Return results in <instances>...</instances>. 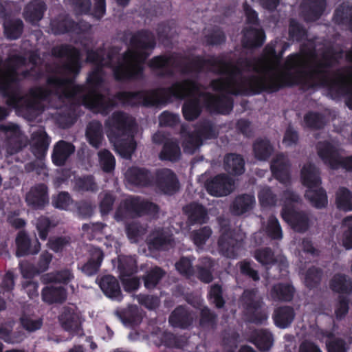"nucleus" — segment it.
<instances>
[{"instance_id": "cd10ccee", "label": "nucleus", "mask_w": 352, "mask_h": 352, "mask_svg": "<svg viewBox=\"0 0 352 352\" xmlns=\"http://www.w3.org/2000/svg\"><path fill=\"white\" fill-rule=\"evenodd\" d=\"M42 300L48 305L62 304L67 298V291L63 286H46L41 291Z\"/></svg>"}, {"instance_id": "5701e85b", "label": "nucleus", "mask_w": 352, "mask_h": 352, "mask_svg": "<svg viewBox=\"0 0 352 352\" xmlns=\"http://www.w3.org/2000/svg\"><path fill=\"white\" fill-rule=\"evenodd\" d=\"M190 225H202L209 219L208 210L205 206L197 202H191L183 208Z\"/></svg>"}, {"instance_id": "680f3d73", "label": "nucleus", "mask_w": 352, "mask_h": 352, "mask_svg": "<svg viewBox=\"0 0 352 352\" xmlns=\"http://www.w3.org/2000/svg\"><path fill=\"white\" fill-rule=\"evenodd\" d=\"M104 49L99 47L96 50H87L86 61L89 63L94 64L95 66H101L103 67V62L105 55Z\"/></svg>"}, {"instance_id": "e433bc0d", "label": "nucleus", "mask_w": 352, "mask_h": 352, "mask_svg": "<svg viewBox=\"0 0 352 352\" xmlns=\"http://www.w3.org/2000/svg\"><path fill=\"white\" fill-rule=\"evenodd\" d=\"M276 56V43L272 42L267 44L263 51L262 57L260 58H256V60H260L257 63V69L261 66H264V72L265 73H271L274 71V57Z\"/></svg>"}, {"instance_id": "c03bdc74", "label": "nucleus", "mask_w": 352, "mask_h": 352, "mask_svg": "<svg viewBox=\"0 0 352 352\" xmlns=\"http://www.w3.org/2000/svg\"><path fill=\"white\" fill-rule=\"evenodd\" d=\"M273 176L280 183L287 184L290 182L289 165L285 162L274 161L271 164Z\"/></svg>"}, {"instance_id": "e2e57ef3", "label": "nucleus", "mask_w": 352, "mask_h": 352, "mask_svg": "<svg viewBox=\"0 0 352 352\" xmlns=\"http://www.w3.org/2000/svg\"><path fill=\"white\" fill-rule=\"evenodd\" d=\"M267 236L272 239H281L283 232L279 221L276 217H270L266 227Z\"/></svg>"}, {"instance_id": "0e129e2a", "label": "nucleus", "mask_w": 352, "mask_h": 352, "mask_svg": "<svg viewBox=\"0 0 352 352\" xmlns=\"http://www.w3.org/2000/svg\"><path fill=\"white\" fill-rule=\"evenodd\" d=\"M52 226V223L49 217L41 216L36 221V229L38 232L39 238L45 241L47 238L50 230Z\"/></svg>"}, {"instance_id": "603ef678", "label": "nucleus", "mask_w": 352, "mask_h": 352, "mask_svg": "<svg viewBox=\"0 0 352 352\" xmlns=\"http://www.w3.org/2000/svg\"><path fill=\"white\" fill-rule=\"evenodd\" d=\"M204 41L208 46H217L226 42V36L221 28L215 27L205 35Z\"/></svg>"}, {"instance_id": "20e7f679", "label": "nucleus", "mask_w": 352, "mask_h": 352, "mask_svg": "<svg viewBox=\"0 0 352 352\" xmlns=\"http://www.w3.org/2000/svg\"><path fill=\"white\" fill-rule=\"evenodd\" d=\"M131 50L122 54V62L114 64V58L118 54L114 48L108 50L103 62V68L111 69L113 75L117 82H128L142 80L144 77V64L156 46L154 34L146 29L132 33L126 31L121 37V41L127 43Z\"/></svg>"}, {"instance_id": "09e8293b", "label": "nucleus", "mask_w": 352, "mask_h": 352, "mask_svg": "<svg viewBox=\"0 0 352 352\" xmlns=\"http://www.w3.org/2000/svg\"><path fill=\"white\" fill-rule=\"evenodd\" d=\"M254 258L258 263L265 266L272 265L277 262L274 251L269 247L256 250Z\"/></svg>"}, {"instance_id": "7c9ffc66", "label": "nucleus", "mask_w": 352, "mask_h": 352, "mask_svg": "<svg viewBox=\"0 0 352 352\" xmlns=\"http://www.w3.org/2000/svg\"><path fill=\"white\" fill-rule=\"evenodd\" d=\"M295 293V288L289 283H278L274 284L270 292L271 298L274 301L290 302Z\"/></svg>"}, {"instance_id": "37998d69", "label": "nucleus", "mask_w": 352, "mask_h": 352, "mask_svg": "<svg viewBox=\"0 0 352 352\" xmlns=\"http://www.w3.org/2000/svg\"><path fill=\"white\" fill-rule=\"evenodd\" d=\"M182 136L183 138L182 146L186 153L193 154L203 144L195 131H188L184 134L182 131Z\"/></svg>"}, {"instance_id": "774afa93", "label": "nucleus", "mask_w": 352, "mask_h": 352, "mask_svg": "<svg viewBox=\"0 0 352 352\" xmlns=\"http://www.w3.org/2000/svg\"><path fill=\"white\" fill-rule=\"evenodd\" d=\"M22 327L29 332H34L40 329L43 326V319H33L29 316L23 315L20 318Z\"/></svg>"}, {"instance_id": "f704fd0d", "label": "nucleus", "mask_w": 352, "mask_h": 352, "mask_svg": "<svg viewBox=\"0 0 352 352\" xmlns=\"http://www.w3.org/2000/svg\"><path fill=\"white\" fill-rule=\"evenodd\" d=\"M51 26L54 34L56 35L69 32L78 33L80 30L79 24L67 16L52 21Z\"/></svg>"}, {"instance_id": "6e6552de", "label": "nucleus", "mask_w": 352, "mask_h": 352, "mask_svg": "<svg viewBox=\"0 0 352 352\" xmlns=\"http://www.w3.org/2000/svg\"><path fill=\"white\" fill-rule=\"evenodd\" d=\"M135 126V120L122 111H116L104 121L106 133L111 142H118L129 136Z\"/></svg>"}, {"instance_id": "f257e3e1", "label": "nucleus", "mask_w": 352, "mask_h": 352, "mask_svg": "<svg viewBox=\"0 0 352 352\" xmlns=\"http://www.w3.org/2000/svg\"><path fill=\"white\" fill-rule=\"evenodd\" d=\"M52 56L56 58H67V61L62 65L63 69L74 78H63L52 74L47 76L46 84L52 89V95L59 96L66 99L73 100L78 95L82 105L91 111L107 116L118 106L116 100L123 104L116 95L107 98L99 91L104 82V71L101 66H95L88 74L85 84H75L74 78L80 74L81 64V53L79 49L69 45L60 44L54 46L51 50ZM121 91L120 92H122Z\"/></svg>"}, {"instance_id": "a18cd8bd", "label": "nucleus", "mask_w": 352, "mask_h": 352, "mask_svg": "<svg viewBox=\"0 0 352 352\" xmlns=\"http://www.w3.org/2000/svg\"><path fill=\"white\" fill-rule=\"evenodd\" d=\"M137 262L131 256H124L119 259L118 270L120 278L129 277L137 272Z\"/></svg>"}, {"instance_id": "4c0bfd02", "label": "nucleus", "mask_w": 352, "mask_h": 352, "mask_svg": "<svg viewBox=\"0 0 352 352\" xmlns=\"http://www.w3.org/2000/svg\"><path fill=\"white\" fill-rule=\"evenodd\" d=\"M34 140L32 146L33 154L39 159L45 157L50 143V137L45 131H38L34 133Z\"/></svg>"}, {"instance_id": "a211bd4d", "label": "nucleus", "mask_w": 352, "mask_h": 352, "mask_svg": "<svg viewBox=\"0 0 352 352\" xmlns=\"http://www.w3.org/2000/svg\"><path fill=\"white\" fill-rule=\"evenodd\" d=\"M27 205L33 210H43L49 204L48 188L43 183L32 187L25 195Z\"/></svg>"}, {"instance_id": "c9c22d12", "label": "nucleus", "mask_w": 352, "mask_h": 352, "mask_svg": "<svg viewBox=\"0 0 352 352\" xmlns=\"http://www.w3.org/2000/svg\"><path fill=\"white\" fill-rule=\"evenodd\" d=\"M254 157L260 161H267L274 152V146L267 138H257L253 143Z\"/></svg>"}, {"instance_id": "864d4df0", "label": "nucleus", "mask_w": 352, "mask_h": 352, "mask_svg": "<svg viewBox=\"0 0 352 352\" xmlns=\"http://www.w3.org/2000/svg\"><path fill=\"white\" fill-rule=\"evenodd\" d=\"M208 298L217 309H222L225 306L226 300L223 297V289L219 284L214 283L210 287Z\"/></svg>"}, {"instance_id": "4468645a", "label": "nucleus", "mask_w": 352, "mask_h": 352, "mask_svg": "<svg viewBox=\"0 0 352 352\" xmlns=\"http://www.w3.org/2000/svg\"><path fill=\"white\" fill-rule=\"evenodd\" d=\"M61 327L72 336L84 335L79 314L70 307H63L58 316Z\"/></svg>"}, {"instance_id": "7ed1b4c3", "label": "nucleus", "mask_w": 352, "mask_h": 352, "mask_svg": "<svg viewBox=\"0 0 352 352\" xmlns=\"http://www.w3.org/2000/svg\"><path fill=\"white\" fill-rule=\"evenodd\" d=\"M201 87L197 80L184 78L167 87L119 92L116 98L123 104L145 107H158L171 103L174 100H185L182 107L183 116L187 121H194L203 110L199 96Z\"/></svg>"}, {"instance_id": "bf43d9fd", "label": "nucleus", "mask_w": 352, "mask_h": 352, "mask_svg": "<svg viewBox=\"0 0 352 352\" xmlns=\"http://www.w3.org/2000/svg\"><path fill=\"white\" fill-rule=\"evenodd\" d=\"M258 198L261 205L263 207L276 206L277 202L276 195L268 186L261 189L258 193Z\"/></svg>"}, {"instance_id": "bb28decb", "label": "nucleus", "mask_w": 352, "mask_h": 352, "mask_svg": "<svg viewBox=\"0 0 352 352\" xmlns=\"http://www.w3.org/2000/svg\"><path fill=\"white\" fill-rule=\"evenodd\" d=\"M103 259V251L99 248L93 247L89 250V256L87 262L80 267L82 272L87 276L96 274L100 270Z\"/></svg>"}, {"instance_id": "b1692460", "label": "nucleus", "mask_w": 352, "mask_h": 352, "mask_svg": "<svg viewBox=\"0 0 352 352\" xmlns=\"http://www.w3.org/2000/svg\"><path fill=\"white\" fill-rule=\"evenodd\" d=\"M75 146L65 140H60L54 146L52 161L56 166H64L69 157L74 153Z\"/></svg>"}, {"instance_id": "39448f33", "label": "nucleus", "mask_w": 352, "mask_h": 352, "mask_svg": "<svg viewBox=\"0 0 352 352\" xmlns=\"http://www.w3.org/2000/svg\"><path fill=\"white\" fill-rule=\"evenodd\" d=\"M232 65L230 60H226L224 56H211L205 58L201 55H183L180 53L162 54L155 56L148 62V67L161 78H171L174 76V68H179L181 74L197 75L202 73L206 68L212 71V68L219 67L215 73L224 74Z\"/></svg>"}, {"instance_id": "3c124183", "label": "nucleus", "mask_w": 352, "mask_h": 352, "mask_svg": "<svg viewBox=\"0 0 352 352\" xmlns=\"http://www.w3.org/2000/svg\"><path fill=\"white\" fill-rule=\"evenodd\" d=\"M307 36V30L295 19H290L289 23V39L292 41L300 42Z\"/></svg>"}, {"instance_id": "a878e982", "label": "nucleus", "mask_w": 352, "mask_h": 352, "mask_svg": "<svg viewBox=\"0 0 352 352\" xmlns=\"http://www.w3.org/2000/svg\"><path fill=\"white\" fill-rule=\"evenodd\" d=\"M296 312L293 307L283 305L276 307L272 314L275 326L279 329L289 328L294 320Z\"/></svg>"}, {"instance_id": "13d9d810", "label": "nucleus", "mask_w": 352, "mask_h": 352, "mask_svg": "<svg viewBox=\"0 0 352 352\" xmlns=\"http://www.w3.org/2000/svg\"><path fill=\"white\" fill-rule=\"evenodd\" d=\"M49 281L51 283H62L67 285L74 278V274L69 269H63L56 271L54 273L48 274Z\"/></svg>"}, {"instance_id": "f03ea898", "label": "nucleus", "mask_w": 352, "mask_h": 352, "mask_svg": "<svg viewBox=\"0 0 352 352\" xmlns=\"http://www.w3.org/2000/svg\"><path fill=\"white\" fill-rule=\"evenodd\" d=\"M302 54H289L284 64L282 71L276 77L269 79L254 74L244 76L243 72H259L257 63L260 60L255 58L240 57L236 64L230 66L226 74L229 86L232 85L230 94L234 96H251L263 92L273 94L285 87L308 84V43L305 42L301 47Z\"/></svg>"}, {"instance_id": "dca6fc26", "label": "nucleus", "mask_w": 352, "mask_h": 352, "mask_svg": "<svg viewBox=\"0 0 352 352\" xmlns=\"http://www.w3.org/2000/svg\"><path fill=\"white\" fill-rule=\"evenodd\" d=\"M234 181L228 175L218 174L206 183L207 192L212 196L222 197L229 195L232 190Z\"/></svg>"}, {"instance_id": "69168bd1", "label": "nucleus", "mask_w": 352, "mask_h": 352, "mask_svg": "<svg viewBox=\"0 0 352 352\" xmlns=\"http://www.w3.org/2000/svg\"><path fill=\"white\" fill-rule=\"evenodd\" d=\"M176 270L183 276L188 278L195 274V270L191 261L185 256H182L175 264Z\"/></svg>"}, {"instance_id": "1a4fd4ad", "label": "nucleus", "mask_w": 352, "mask_h": 352, "mask_svg": "<svg viewBox=\"0 0 352 352\" xmlns=\"http://www.w3.org/2000/svg\"><path fill=\"white\" fill-rule=\"evenodd\" d=\"M241 301L252 323L262 324L267 320V314L263 308V298L258 296L256 289H245L241 295Z\"/></svg>"}, {"instance_id": "6e6d98bb", "label": "nucleus", "mask_w": 352, "mask_h": 352, "mask_svg": "<svg viewBox=\"0 0 352 352\" xmlns=\"http://www.w3.org/2000/svg\"><path fill=\"white\" fill-rule=\"evenodd\" d=\"M336 203L340 210H352V196L350 191L344 188H340L336 194Z\"/></svg>"}, {"instance_id": "c756f323", "label": "nucleus", "mask_w": 352, "mask_h": 352, "mask_svg": "<svg viewBox=\"0 0 352 352\" xmlns=\"http://www.w3.org/2000/svg\"><path fill=\"white\" fill-rule=\"evenodd\" d=\"M46 10V4L43 1L32 0L25 7L23 17L27 22L34 24L43 19Z\"/></svg>"}, {"instance_id": "58836bf2", "label": "nucleus", "mask_w": 352, "mask_h": 352, "mask_svg": "<svg viewBox=\"0 0 352 352\" xmlns=\"http://www.w3.org/2000/svg\"><path fill=\"white\" fill-rule=\"evenodd\" d=\"M3 33L7 39L14 41L19 38L23 34L24 24L21 19H8L3 23Z\"/></svg>"}, {"instance_id": "423d86ee", "label": "nucleus", "mask_w": 352, "mask_h": 352, "mask_svg": "<svg viewBox=\"0 0 352 352\" xmlns=\"http://www.w3.org/2000/svg\"><path fill=\"white\" fill-rule=\"evenodd\" d=\"M283 219L295 232H304L308 230V214L295 209L294 205L301 202L299 195L290 189H286L281 194Z\"/></svg>"}, {"instance_id": "72a5a7b5", "label": "nucleus", "mask_w": 352, "mask_h": 352, "mask_svg": "<svg viewBox=\"0 0 352 352\" xmlns=\"http://www.w3.org/2000/svg\"><path fill=\"white\" fill-rule=\"evenodd\" d=\"M224 169L230 175L237 176L245 171V161L243 157L236 153H228L224 157Z\"/></svg>"}, {"instance_id": "2eb2a0df", "label": "nucleus", "mask_w": 352, "mask_h": 352, "mask_svg": "<svg viewBox=\"0 0 352 352\" xmlns=\"http://www.w3.org/2000/svg\"><path fill=\"white\" fill-rule=\"evenodd\" d=\"M320 179L318 171L309 165V201L318 208L327 204V197L324 190L320 187Z\"/></svg>"}, {"instance_id": "de8ad7c7", "label": "nucleus", "mask_w": 352, "mask_h": 352, "mask_svg": "<svg viewBox=\"0 0 352 352\" xmlns=\"http://www.w3.org/2000/svg\"><path fill=\"white\" fill-rule=\"evenodd\" d=\"M195 131L202 142L204 140L215 139L219 135L217 129L210 121L202 122Z\"/></svg>"}, {"instance_id": "338daca9", "label": "nucleus", "mask_w": 352, "mask_h": 352, "mask_svg": "<svg viewBox=\"0 0 352 352\" xmlns=\"http://www.w3.org/2000/svg\"><path fill=\"white\" fill-rule=\"evenodd\" d=\"M212 234V230L209 226H204L192 232L191 236L194 243L198 246L206 243Z\"/></svg>"}, {"instance_id": "412c9836", "label": "nucleus", "mask_w": 352, "mask_h": 352, "mask_svg": "<svg viewBox=\"0 0 352 352\" xmlns=\"http://www.w3.org/2000/svg\"><path fill=\"white\" fill-rule=\"evenodd\" d=\"M98 285L104 296L107 298L118 302L122 301L123 299L120 283L113 275L107 274L102 276L98 280Z\"/></svg>"}, {"instance_id": "5fc2aeb1", "label": "nucleus", "mask_w": 352, "mask_h": 352, "mask_svg": "<svg viewBox=\"0 0 352 352\" xmlns=\"http://www.w3.org/2000/svg\"><path fill=\"white\" fill-rule=\"evenodd\" d=\"M170 244V237L162 232H157L148 242L149 248L155 250H165Z\"/></svg>"}, {"instance_id": "4d7b16f0", "label": "nucleus", "mask_w": 352, "mask_h": 352, "mask_svg": "<svg viewBox=\"0 0 352 352\" xmlns=\"http://www.w3.org/2000/svg\"><path fill=\"white\" fill-rule=\"evenodd\" d=\"M98 157L102 168L104 172L110 173L114 170L116 160L113 154L109 150H101L98 153Z\"/></svg>"}, {"instance_id": "49530a36", "label": "nucleus", "mask_w": 352, "mask_h": 352, "mask_svg": "<svg viewBox=\"0 0 352 352\" xmlns=\"http://www.w3.org/2000/svg\"><path fill=\"white\" fill-rule=\"evenodd\" d=\"M331 288L339 293H349L352 290V282L344 275H335L331 280Z\"/></svg>"}, {"instance_id": "8fccbe9b", "label": "nucleus", "mask_w": 352, "mask_h": 352, "mask_svg": "<svg viewBox=\"0 0 352 352\" xmlns=\"http://www.w3.org/2000/svg\"><path fill=\"white\" fill-rule=\"evenodd\" d=\"M117 314L123 323L131 326L138 325L142 321V317L137 308L130 307L127 309L118 311Z\"/></svg>"}, {"instance_id": "473e14b6", "label": "nucleus", "mask_w": 352, "mask_h": 352, "mask_svg": "<svg viewBox=\"0 0 352 352\" xmlns=\"http://www.w3.org/2000/svg\"><path fill=\"white\" fill-rule=\"evenodd\" d=\"M162 160L176 162L181 158V149L177 140L166 139L160 153Z\"/></svg>"}, {"instance_id": "c85d7f7f", "label": "nucleus", "mask_w": 352, "mask_h": 352, "mask_svg": "<svg viewBox=\"0 0 352 352\" xmlns=\"http://www.w3.org/2000/svg\"><path fill=\"white\" fill-rule=\"evenodd\" d=\"M85 137L87 142L94 148H99L104 140L102 123L98 120H91L87 126Z\"/></svg>"}, {"instance_id": "79ce46f5", "label": "nucleus", "mask_w": 352, "mask_h": 352, "mask_svg": "<svg viewBox=\"0 0 352 352\" xmlns=\"http://www.w3.org/2000/svg\"><path fill=\"white\" fill-rule=\"evenodd\" d=\"M74 190L78 192H95L98 190V187L95 177L92 175H87L75 179Z\"/></svg>"}, {"instance_id": "a19ab883", "label": "nucleus", "mask_w": 352, "mask_h": 352, "mask_svg": "<svg viewBox=\"0 0 352 352\" xmlns=\"http://www.w3.org/2000/svg\"><path fill=\"white\" fill-rule=\"evenodd\" d=\"M166 272L158 266L147 270L142 278L145 288L148 290L154 289L165 276Z\"/></svg>"}, {"instance_id": "0eeeda50", "label": "nucleus", "mask_w": 352, "mask_h": 352, "mask_svg": "<svg viewBox=\"0 0 352 352\" xmlns=\"http://www.w3.org/2000/svg\"><path fill=\"white\" fill-rule=\"evenodd\" d=\"M160 212L157 204L140 196L131 195L121 203L115 213L116 221H122L127 217L133 218L151 216L157 217Z\"/></svg>"}, {"instance_id": "4be33fe9", "label": "nucleus", "mask_w": 352, "mask_h": 352, "mask_svg": "<svg viewBox=\"0 0 352 352\" xmlns=\"http://www.w3.org/2000/svg\"><path fill=\"white\" fill-rule=\"evenodd\" d=\"M241 44L243 48L252 50L261 47L265 41L263 29L252 27L245 28L243 31Z\"/></svg>"}, {"instance_id": "aec40b11", "label": "nucleus", "mask_w": 352, "mask_h": 352, "mask_svg": "<svg viewBox=\"0 0 352 352\" xmlns=\"http://www.w3.org/2000/svg\"><path fill=\"white\" fill-rule=\"evenodd\" d=\"M15 242L16 245V256L17 257L36 254L41 250V244L38 240L35 237L32 241L25 231L18 232Z\"/></svg>"}, {"instance_id": "f8f14e48", "label": "nucleus", "mask_w": 352, "mask_h": 352, "mask_svg": "<svg viewBox=\"0 0 352 352\" xmlns=\"http://www.w3.org/2000/svg\"><path fill=\"white\" fill-rule=\"evenodd\" d=\"M206 109L213 113L228 115L234 107L233 98L228 95L215 96L210 92H201Z\"/></svg>"}, {"instance_id": "6ab92c4d", "label": "nucleus", "mask_w": 352, "mask_h": 352, "mask_svg": "<svg viewBox=\"0 0 352 352\" xmlns=\"http://www.w3.org/2000/svg\"><path fill=\"white\" fill-rule=\"evenodd\" d=\"M127 182L135 186L148 187L153 184L154 175L147 168L132 166L126 173Z\"/></svg>"}, {"instance_id": "9d476101", "label": "nucleus", "mask_w": 352, "mask_h": 352, "mask_svg": "<svg viewBox=\"0 0 352 352\" xmlns=\"http://www.w3.org/2000/svg\"><path fill=\"white\" fill-rule=\"evenodd\" d=\"M349 58L352 62V52L349 55ZM321 84L338 94H349L347 105L352 109V69L333 75L322 74Z\"/></svg>"}, {"instance_id": "ddd939ff", "label": "nucleus", "mask_w": 352, "mask_h": 352, "mask_svg": "<svg viewBox=\"0 0 352 352\" xmlns=\"http://www.w3.org/2000/svg\"><path fill=\"white\" fill-rule=\"evenodd\" d=\"M153 183L161 192L167 195H173L179 189V182L176 174L166 168L156 170Z\"/></svg>"}, {"instance_id": "393cba45", "label": "nucleus", "mask_w": 352, "mask_h": 352, "mask_svg": "<svg viewBox=\"0 0 352 352\" xmlns=\"http://www.w3.org/2000/svg\"><path fill=\"white\" fill-rule=\"evenodd\" d=\"M250 341L260 351L267 352L274 344V336L267 329H257L253 330L250 336Z\"/></svg>"}, {"instance_id": "2f4dec72", "label": "nucleus", "mask_w": 352, "mask_h": 352, "mask_svg": "<svg viewBox=\"0 0 352 352\" xmlns=\"http://www.w3.org/2000/svg\"><path fill=\"white\" fill-rule=\"evenodd\" d=\"M169 322L174 327L187 329L192 324V318L184 306H178L171 313Z\"/></svg>"}, {"instance_id": "ea45409f", "label": "nucleus", "mask_w": 352, "mask_h": 352, "mask_svg": "<svg viewBox=\"0 0 352 352\" xmlns=\"http://www.w3.org/2000/svg\"><path fill=\"white\" fill-rule=\"evenodd\" d=\"M255 203L253 195L243 194L237 196L232 204V210L235 215H241L250 210Z\"/></svg>"}, {"instance_id": "9b49d317", "label": "nucleus", "mask_w": 352, "mask_h": 352, "mask_svg": "<svg viewBox=\"0 0 352 352\" xmlns=\"http://www.w3.org/2000/svg\"><path fill=\"white\" fill-rule=\"evenodd\" d=\"M243 244L242 234L230 228L224 229L218 240L220 253L230 258H235L238 256L239 252Z\"/></svg>"}, {"instance_id": "f3484780", "label": "nucleus", "mask_w": 352, "mask_h": 352, "mask_svg": "<svg viewBox=\"0 0 352 352\" xmlns=\"http://www.w3.org/2000/svg\"><path fill=\"white\" fill-rule=\"evenodd\" d=\"M318 148L319 155L333 168H337L340 164L346 169L352 170V156L342 159L333 146L327 142L320 143Z\"/></svg>"}, {"instance_id": "052dcab7", "label": "nucleus", "mask_w": 352, "mask_h": 352, "mask_svg": "<svg viewBox=\"0 0 352 352\" xmlns=\"http://www.w3.org/2000/svg\"><path fill=\"white\" fill-rule=\"evenodd\" d=\"M138 303L148 310H154L160 304V299L157 296L140 294L136 296Z\"/></svg>"}]
</instances>
